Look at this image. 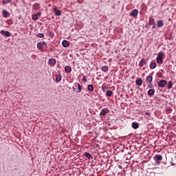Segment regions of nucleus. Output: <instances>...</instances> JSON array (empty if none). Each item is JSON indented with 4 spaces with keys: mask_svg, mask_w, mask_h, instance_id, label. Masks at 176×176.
Instances as JSON below:
<instances>
[{
    "mask_svg": "<svg viewBox=\"0 0 176 176\" xmlns=\"http://www.w3.org/2000/svg\"><path fill=\"white\" fill-rule=\"evenodd\" d=\"M73 90L74 91H76V93H80V91H82V87L78 82L75 83L74 86L73 87Z\"/></svg>",
    "mask_w": 176,
    "mask_h": 176,
    "instance_id": "nucleus-1",
    "label": "nucleus"
},
{
    "mask_svg": "<svg viewBox=\"0 0 176 176\" xmlns=\"http://www.w3.org/2000/svg\"><path fill=\"white\" fill-rule=\"evenodd\" d=\"M163 56H164V54L162 52L158 54L157 56V63L158 64H163Z\"/></svg>",
    "mask_w": 176,
    "mask_h": 176,
    "instance_id": "nucleus-2",
    "label": "nucleus"
},
{
    "mask_svg": "<svg viewBox=\"0 0 176 176\" xmlns=\"http://www.w3.org/2000/svg\"><path fill=\"white\" fill-rule=\"evenodd\" d=\"M41 16H42V13L41 12H38L36 14L32 15V19L35 21L38 20V17H41Z\"/></svg>",
    "mask_w": 176,
    "mask_h": 176,
    "instance_id": "nucleus-3",
    "label": "nucleus"
},
{
    "mask_svg": "<svg viewBox=\"0 0 176 176\" xmlns=\"http://www.w3.org/2000/svg\"><path fill=\"white\" fill-rule=\"evenodd\" d=\"M166 85H167V81H166L165 80H162L159 82L158 87L163 89V87H164Z\"/></svg>",
    "mask_w": 176,
    "mask_h": 176,
    "instance_id": "nucleus-4",
    "label": "nucleus"
},
{
    "mask_svg": "<svg viewBox=\"0 0 176 176\" xmlns=\"http://www.w3.org/2000/svg\"><path fill=\"white\" fill-rule=\"evenodd\" d=\"M138 14V10L135 9L131 12L130 16H132V17H135L137 16Z\"/></svg>",
    "mask_w": 176,
    "mask_h": 176,
    "instance_id": "nucleus-5",
    "label": "nucleus"
},
{
    "mask_svg": "<svg viewBox=\"0 0 176 176\" xmlns=\"http://www.w3.org/2000/svg\"><path fill=\"white\" fill-rule=\"evenodd\" d=\"M1 34L4 35V36H10V32L9 31L1 30Z\"/></svg>",
    "mask_w": 176,
    "mask_h": 176,
    "instance_id": "nucleus-6",
    "label": "nucleus"
},
{
    "mask_svg": "<svg viewBox=\"0 0 176 176\" xmlns=\"http://www.w3.org/2000/svg\"><path fill=\"white\" fill-rule=\"evenodd\" d=\"M108 112H109V110L108 109H103L100 111V115L102 116H104V115H107V113H108Z\"/></svg>",
    "mask_w": 176,
    "mask_h": 176,
    "instance_id": "nucleus-7",
    "label": "nucleus"
},
{
    "mask_svg": "<svg viewBox=\"0 0 176 176\" xmlns=\"http://www.w3.org/2000/svg\"><path fill=\"white\" fill-rule=\"evenodd\" d=\"M49 65H56V59L50 58L48 60Z\"/></svg>",
    "mask_w": 176,
    "mask_h": 176,
    "instance_id": "nucleus-8",
    "label": "nucleus"
},
{
    "mask_svg": "<svg viewBox=\"0 0 176 176\" xmlns=\"http://www.w3.org/2000/svg\"><path fill=\"white\" fill-rule=\"evenodd\" d=\"M54 13L56 16H61V10H57V8H54Z\"/></svg>",
    "mask_w": 176,
    "mask_h": 176,
    "instance_id": "nucleus-9",
    "label": "nucleus"
},
{
    "mask_svg": "<svg viewBox=\"0 0 176 176\" xmlns=\"http://www.w3.org/2000/svg\"><path fill=\"white\" fill-rule=\"evenodd\" d=\"M146 64V59H142L141 61L139 63L140 67H144Z\"/></svg>",
    "mask_w": 176,
    "mask_h": 176,
    "instance_id": "nucleus-10",
    "label": "nucleus"
},
{
    "mask_svg": "<svg viewBox=\"0 0 176 176\" xmlns=\"http://www.w3.org/2000/svg\"><path fill=\"white\" fill-rule=\"evenodd\" d=\"M65 72H66L67 74H69V73H71V72L72 71V69L71 67H69V66H66V67H65Z\"/></svg>",
    "mask_w": 176,
    "mask_h": 176,
    "instance_id": "nucleus-11",
    "label": "nucleus"
},
{
    "mask_svg": "<svg viewBox=\"0 0 176 176\" xmlns=\"http://www.w3.org/2000/svg\"><path fill=\"white\" fill-rule=\"evenodd\" d=\"M85 157H87V159H89V160H91V159H93V156H91L90 155V153H87V152L85 153Z\"/></svg>",
    "mask_w": 176,
    "mask_h": 176,
    "instance_id": "nucleus-12",
    "label": "nucleus"
},
{
    "mask_svg": "<svg viewBox=\"0 0 176 176\" xmlns=\"http://www.w3.org/2000/svg\"><path fill=\"white\" fill-rule=\"evenodd\" d=\"M164 24V23H163V21H158L157 23V27L158 28H160V27H163Z\"/></svg>",
    "mask_w": 176,
    "mask_h": 176,
    "instance_id": "nucleus-13",
    "label": "nucleus"
},
{
    "mask_svg": "<svg viewBox=\"0 0 176 176\" xmlns=\"http://www.w3.org/2000/svg\"><path fill=\"white\" fill-rule=\"evenodd\" d=\"M87 89L89 91H94V86H93V85H89L87 86Z\"/></svg>",
    "mask_w": 176,
    "mask_h": 176,
    "instance_id": "nucleus-14",
    "label": "nucleus"
},
{
    "mask_svg": "<svg viewBox=\"0 0 176 176\" xmlns=\"http://www.w3.org/2000/svg\"><path fill=\"white\" fill-rule=\"evenodd\" d=\"M132 127L133 129H135V130H137V129H138L139 126H138V123L134 122L132 123Z\"/></svg>",
    "mask_w": 176,
    "mask_h": 176,
    "instance_id": "nucleus-15",
    "label": "nucleus"
},
{
    "mask_svg": "<svg viewBox=\"0 0 176 176\" xmlns=\"http://www.w3.org/2000/svg\"><path fill=\"white\" fill-rule=\"evenodd\" d=\"M9 16V12L5 10H3V17H5L6 19Z\"/></svg>",
    "mask_w": 176,
    "mask_h": 176,
    "instance_id": "nucleus-16",
    "label": "nucleus"
},
{
    "mask_svg": "<svg viewBox=\"0 0 176 176\" xmlns=\"http://www.w3.org/2000/svg\"><path fill=\"white\" fill-rule=\"evenodd\" d=\"M136 85L138 86H142V80L141 78L136 80Z\"/></svg>",
    "mask_w": 176,
    "mask_h": 176,
    "instance_id": "nucleus-17",
    "label": "nucleus"
},
{
    "mask_svg": "<svg viewBox=\"0 0 176 176\" xmlns=\"http://www.w3.org/2000/svg\"><path fill=\"white\" fill-rule=\"evenodd\" d=\"M150 68L155 69V68H156V62H152L150 65Z\"/></svg>",
    "mask_w": 176,
    "mask_h": 176,
    "instance_id": "nucleus-18",
    "label": "nucleus"
},
{
    "mask_svg": "<svg viewBox=\"0 0 176 176\" xmlns=\"http://www.w3.org/2000/svg\"><path fill=\"white\" fill-rule=\"evenodd\" d=\"M155 94V91L153 89H151L148 91V96H153Z\"/></svg>",
    "mask_w": 176,
    "mask_h": 176,
    "instance_id": "nucleus-19",
    "label": "nucleus"
},
{
    "mask_svg": "<svg viewBox=\"0 0 176 176\" xmlns=\"http://www.w3.org/2000/svg\"><path fill=\"white\" fill-rule=\"evenodd\" d=\"M56 80L57 82H60V81H61V75H60V74L56 75Z\"/></svg>",
    "mask_w": 176,
    "mask_h": 176,
    "instance_id": "nucleus-20",
    "label": "nucleus"
},
{
    "mask_svg": "<svg viewBox=\"0 0 176 176\" xmlns=\"http://www.w3.org/2000/svg\"><path fill=\"white\" fill-rule=\"evenodd\" d=\"M146 80H147V82H148V83H151V82H152V80H153V78H152V76H148L146 78Z\"/></svg>",
    "mask_w": 176,
    "mask_h": 176,
    "instance_id": "nucleus-21",
    "label": "nucleus"
},
{
    "mask_svg": "<svg viewBox=\"0 0 176 176\" xmlns=\"http://www.w3.org/2000/svg\"><path fill=\"white\" fill-rule=\"evenodd\" d=\"M106 95H107V97H111V96H112V91L108 90V91L106 92Z\"/></svg>",
    "mask_w": 176,
    "mask_h": 176,
    "instance_id": "nucleus-22",
    "label": "nucleus"
},
{
    "mask_svg": "<svg viewBox=\"0 0 176 176\" xmlns=\"http://www.w3.org/2000/svg\"><path fill=\"white\" fill-rule=\"evenodd\" d=\"M102 71L103 72H107V71H108V67H107V66H102Z\"/></svg>",
    "mask_w": 176,
    "mask_h": 176,
    "instance_id": "nucleus-23",
    "label": "nucleus"
},
{
    "mask_svg": "<svg viewBox=\"0 0 176 176\" xmlns=\"http://www.w3.org/2000/svg\"><path fill=\"white\" fill-rule=\"evenodd\" d=\"M173 87V81H168V89H171Z\"/></svg>",
    "mask_w": 176,
    "mask_h": 176,
    "instance_id": "nucleus-24",
    "label": "nucleus"
},
{
    "mask_svg": "<svg viewBox=\"0 0 176 176\" xmlns=\"http://www.w3.org/2000/svg\"><path fill=\"white\" fill-rule=\"evenodd\" d=\"M155 157H156L157 160H163V157H162V155H157L155 156Z\"/></svg>",
    "mask_w": 176,
    "mask_h": 176,
    "instance_id": "nucleus-25",
    "label": "nucleus"
},
{
    "mask_svg": "<svg viewBox=\"0 0 176 176\" xmlns=\"http://www.w3.org/2000/svg\"><path fill=\"white\" fill-rule=\"evenodd\" d=\"M33 8L35 10H38V9H39V4H34Z\"/></svg>",
    "mask_w": 176,
    "mask_h": 176,
    "instance_id": "nucleus-26",
    "label": "nucleus"
},
{
    "mask_svg": "<svg viewBox=\"0 0 176 176\" xmlns=\"http://www.w3.org/2000/svg\"><path fill=\"white\" fill-rule=\"evenodd\" d=\"M10 2H12V0H3V4L10 3Z\"/></svg>",
    "mask_w": 176,
    "mask_h": 176,
    "instance_id": "nucleus-27",
    "label": "nucleus"
},
{
    "mask_svg": "<svg viewBox=\"0 0 176 176\" xmlns=\"http://www.w3.org/2000/svg\"><path fill=\"white\" fill-rule=\"evenodd\" d=\"M37 36L38 38H43V36H45V34H43V33H38L37 34Z\"/></svg>",
    "mask_w": 176,
    "mask_h": 176,
    "instance_id": "nucleus-28",
    "label": "nucleus"
},
{
    "mask_svg": "<svg viewBox=\"0 0 176 176\" xmlns=\"http://www.w3.org/2000/svg\"><path fill=\"white\" fill-rule=\"evenodd\" d=\"M62 45H69V43L68 42V41L64 40V41L62 42Z\"/></svg>",
    "mask_w": 176,
    "mask_h": 176,
    "instance_id": "nucleus-29",
    "label": "nucleus"
},
{
    "mask_svg": "<svg viewBox=\"0 0 176 176\" xmlns=\"http://www.w3.org/2000/svg\"><path fill=\"white\" fill-rule=\"evenodd\" d=\"M37 48L38 50H42V49H43V46L42 45H37Z\"/></svg>",
    "mask_w": 176,
    "mask_h": 176,
    "instance_id": "nucleus-30",
    "label": "nucleus"
},
{
    "mask_svg": "<svg viewBox=\"0 0 176 176\" xmlns=\"http://www.w3.org/2000/svg\"><path fill=\"white\" fill-rule=\"evenodd\" d=\"M102 90H103V91H105V90H108V87L107 86H103L102 87Z\"/></svg>",
    "mask_w": 176,
    "mask_h": 176,
    "instance_id": "nucleus-31",
    "label": "nucleus"
},
{
    "mask_svg": "<svg viewBox=\"0 0 176 176\" xmlns=\"http://www.w3.org/2000/svg\"><path fill=\"white\" fill-rule=\"evenodd\" d=\"M82 80H83V82H87V78H86V76H84L82 78Z\"/></svg>",
    "mask_w": 176,
    "mask_h": 176,
    "instance_id": "nucleus-32",
    "label": "nucleus"
},
{
    "mask_svg": "<svg viewBox=\"0 0 176 176\" xmlns=\"http://www.w3.org/2000/svg\"><path fill=\"white\" fill-rule=\"evenodd\" d=\"M68 46H69V45H63V47H68Z\"/></svg>",
    "mask_w": 176,
    "mask_h": 176,
    "instance_id": "nucleus-33",
    "label": "nucleus"
},
{
    "mask_svg": "<svg viewBox=\"0 0 176 176\" xmlns=\"http://www.w3.org/2000/svg\"><path fill=\"white\" fill-rule=\"evenodd\" d=\"M146 115H148V113H146Z\"/></svg>",
    "mask_w": 176,
    "mask_h": 176,
    "instance_id": "nucleus-34",
    "label": "nucleus"
},
{
    "mask_svg": "<svg viewBox=\"0 0 176 176\" xmlns=\"http://www.w3.org/2000/svg\"><path fill=\"white\" fill-rule=\"evenodd\" d=\"M37 45H39V43H37Z\"/></svg>",
    "mask_w": 176,
    "mask_h": 176,
    "instance_id": "nucleus-35",
    "label": "nucleus"
}]
</instances>
